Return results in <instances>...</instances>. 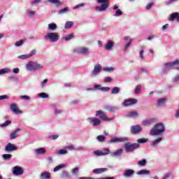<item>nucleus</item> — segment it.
<instances>
[{
    "label": "nucleus",
    "instance_id": "obj_1",
    "mask_svg": "<svg viewBox=\"0 0 179 179\" xmlns=\"http://www.w3.org/2000/svg\"><path fill=\"white\" fill-rule=\"evenodd\" d=\"M164 131H166L164 124H163V123H157L150 130V135H152V136H156L157 135H160L161 134H163Z\"/></svg>",
    "mask_w": 179,
    "mask_h": 179
},
{
    "label": "nucleus",
    "instance_id": "obj_2",
    "mask_svg": "<svg viewBox=\"0 0 179 179\" xmlns=\"http://www.w3.org/2000/svg\"><path fill=\"white\" fill-rule=\"evenodd\" d=\"M26 66L28 71H37L43 68V65L34 62H29Z\"/></svg>",
    "mask_w": 179,
    "mask_h": 179
},
{
    "label": "nucleus",
    "instance_id": "obj_3",
    "mask_svg": "<svg viewBox=\"0 0 179 179\" xmlns=\"http://www.w3.org/2000/svg\"><path fill=\"white\" fill-rule=\"evenodd\" d=\"M45 40H49L51 43H57L59 40V36L57 32H50L45 36Z\"/></svg>",
    "mask_w": 179,
    "mask_h": 179
},
{
    "label": "nucleus",
    "instance_id": "obj_4",
    "mask_svg": "<svg viewBox=\"0 0 179 179\" xmlns=\"http://www.w3.org/2000/svg\"><path fill=\"white\" fill-rule=\"evenodd\" d=\"M96 2H98V3H101L100 7H95L96 10H98L99 12H103L108 8V0H96Z\"/></svg>",
    "mask_w": 179,
    "mask_h": 179
},
{
    "label": "nucleus",
    "instance_id": "obj_5",
    "mask_svg": "<svg viewBox=\"0 0 179 179\" xmlns=\"http://www.w3.org/2000/svg\"><path fill=\"white\" fill-rule=\"evenodd\" d=\"M124 147L127 153H131V152H133L134 150H136V149H139V148H141V145H139V143H133V144L125 143Z\"/></svg>",
    "mask_w": 179,
    "mask_h": 179
},
{
    "label": "nucleus",
    "instance_id": "obj_6",
    "mask_svg": "<svg viewBox=\"0 0 179 179\" xmlns=\"http://www.w3.org/2000/svg\"><path fill=\"white\" fill-rule=\"evenodd\" d=\"M74 54H81L82 55H89L90 49L86 47H81L74 49Z\"/></svg>",
    "mask_w": 179,
    "mask_h": 179
},
{
    "label": "nucleus",
    "instance_id": "obj_7",
    "mask_svg": "<svg viewBox=\"0 0 179 179\" xmlns=\"http://www.w3.org/2000/svg\"><path fill=\"white\" fill-rule=\"evenodd\" d=\"M176 65H179L178 59H176L173 62L165 63L164 66V71H167V69H175Z\"/></svg>",
    "mask_w": 179,
    "mask_h": 179
},
{
    "label": "nucleus",
    "instance_id": "obj_8",
    "mask_svg": "<svg viewBox=\"0 0 179 179\" xmlns=\"http://www.w3.org/2000/svg\"><path fill=\"white\" fill-rule=\"evenodd\" d=\"M96 117H99L100 120H102V121H111V119L107 117L106 113L103 110H96Z\"/></svg>",
    "mask_w": 179,
    "mask_h": 179
},
{
    "label": "nucleus",
    "instance_id": "obj_9",
    "mask_svg": "<svg viewBox=\"0 0 179 179\" xmlns=\"http://www.w3.org/2000/svg\"><path fill=\"white\" fill-rule=\"evenodd\" d=\"M4 150L6 152V153H10V152H15V150H17V147L15 144L8 143L5 147Z\"/></svg>",
    "mask_w": 179,
    "mask_h": 179
},
{
    "label": "nucleus",
    "instance_id": "obj_10",
    "mask_svg": "<svg viewBox=\"0 0 179 179\" xmlns=\"http://www.w3.org/2000/svg\"><path fill=\"white\" fill-rule=\"evenodd\" d=\"M138 103V100L136 99H125L122 104L124 107H128L129 106H133V104H136Z\"/></svg>",
    "mask_w": 179,
    "mask_h": 179
},
{
    "label": "nucleus",
    "instance_id": "obj_11",
    "mask_svg": "<svg viewBox=\"0 0 179 179\" xmlns=\"http://www.w3.org/2000/svg\"><path fill=\"white\" fill-rule=\"evenodd\" d=\"M88 120L90 124H92L93 127H97L101 124V120L97 117H90Z\"/></svg>",
    "mask_w": 179,
    "mask_h": 179
},
{
    "label": "nucleus",
    "instance_id": "obj_12",
    "mask_svg": "<svg viewBox=\"0 0 179 179\" xmlns=\"http://www.w3.org/2000/svg\"><path fill=\"white\" fill-rule=\"evenodd\" d=\"M100 72H101V65L98 64L94 66V69L92 71L91 75L92 76H97Z\"/></svg>",
    "mask_w": 179,
    "mask_h": 179
},
{
    "label": "nucleus",
    "instance_id": "obj_13",
    "mask_svg": "<svg viewBox=\"0 0 179 179\" xmlns=\"http://www.w3.org/2000/svg\"><path fill=\"white\" fill-rule=\"evenodd\" d=\"M23 173H24L23 169L20 166H17L13 169V174L14 176H22Z\"/></svg>",
    "mask_w": 179,
    "mask_h": 179
},
{
    "label": "nucleus",
    "instance_id": "obj_14",
    "mask_svg": "<svg viewBox=\"0 0 179 179\" xmlns=\"http://www.w3.org/2000/svg\"><path fill=\"white\" fill-rule=\"evenodd\" d=\"M110 153V150L108 148L105 149L103 151L96 150L94 151V155L95 156H106Z\"/></svg>",
    "mask_w": 179,
    "mask_h": 179
},
{
    "label": "nucleus",
    "instance_id": "obj_15",
    "mask_svg": "<svg viewBox=\"0 0 179 179\" xmlns=\"http://www.w3.org/2000/svg\"><path fill=\"white\" fill-rule=\"evenodd\" d=\"M10 108L14 114H22V111L19 110V108L17 107V105L15 103H13L10 104Z\"/></svg>",
    "mask_w": 179,
    "mask_h": 179
},
{
    "label": "nucleus",
    "instance_id": "obj_16",
    "mask_svg": "<svg viewBox=\"0 0 179 179\" xmlns=\"http://www.w3.org/2000/svg\"><path fill=\"white\" fill-rule=\"evenodd\" d=\"M169 22H174L176 20L179 22V13H173L171 15V17L169 18Z\"/></svg>",
    "mask_w": 179,
    "mask_h": 179
},
{
    "label": "nucleus",
    "instance_id": "obj_17",
    "mask_svg": "<svg viewBox=\"0 0 179 179\" xmlns=\"http://www.w3.org/2000/svg\"><path fill=\"white\" fill-rule=\"evenodd\" d=\"M131 131L132 134H139L142 131V127L139 125H135L131 127Z\"/></svg>",
    "mask_w": 179,
    "mask_h": 179
},
{
    "label": "nucleus",
    "instance_id": "obj_18",
    "mask_svg": "<svg viewBox=\"0 0 179 179\" xmlns=\"http://www.w3.org/2000/svg\"><path fill=\"white\" fill-rule=\"evenodd\" d=\"M155 121H156V120L155 118H152L150 120H144L143 121V125H144V127H149V126L152 125V124L155 122Z\"/></svg>",
    "mask_w": 179,
    "mask_h": 179
},
{
    "label": "nucleus",
    "instance_id": "obj_19",
    "mask_svg": "<svg viewBox=\"0 0 179 179\" xmlns=\"http://www.w3.org/2000/svg\"><path fill=\"white\" fill-rule=\"evenodd\" d=\"M20 131H22V129L20 128H17L16 130H15L13 133L10 134V138L11 141H13V139H16V138H17V133L20 132Z\"/></svg>",
    "mask_w": 179,
    "mask_h": 179
},
{
    "label": "nucleus",
    "instance_id": "obj_20",
    "mask_svg": "<svg viewBox=\"0 0 179 179\" xmlns=\"http://www.w3.org/2000/svg\"><path fill=\"white\" fill-rule=\"evenodd\" d=\"M108 170L106 168H100V169H95L92 171V172L94 174H102V173H105V171H107Z\"/></svg>",
    "mask_w": 179,
    "mask_h": 179
},
{
    "label": "nucleus",
    "instance_id": "obj_21",
    "mask_svg": "<svg viewBox=\"0 0 179 179\" xmlns=\"http://www.w3.org/2000/svg\"><path fill=\"white\" fill-rule=\"evenodd\" d=\"M135 174V171L133 169H127L124 171L123 176L124 177H131V176H134Z\"/></svg>",
    "mask_w": 179,
    "mask_h": 179
},
{
    "label": "nucleus",
    "instance_id": "obj_22",
    "mask_svg": "<svg viewBox=\"0 0 179 179\" xmlns=\"http://www.w3.org/2000/svg\"><path fill=\"white\" fill-rule=\"evenodd\" d=\"M114 46V42L113 41H108V43L106 45L105 48L107 51H110L113 50V47Z\"/></svg>",
    "mask_w": 179,
    "mask_h": 179
},
{
    "label": "nucleus",
    "instance_id": "obj_23",
    "mask_svg": "<svg viewBox=\"0 0 179 179\" xmlns=\"http://www.w3.org/2000/svg\"><path fill=\"white\" fill-rule=\"evenodd\" d=\"M41 179H50L51 178V175L48 172L42 173L40 176Z\"/></svg>",
    "mask_w": 179,
    "mask_h": 179
},
{
    "label": "nucleus",
    "instance_id": "obj_24",
    "mask_svg": "<svg viewBox=\"0 0 179 179\" xmlns=\"http://www.w3.org/2000/svg\"><path fill=\"white\" fill-rule=\"evenodd\" d=\"M139 114H138V112L136 111H131L128 115L127 117L129 118H135L136 117H138Z\"/></svg>",
    "mask_w": 179,
    "mask_h": 179
},
{
    "label": "nucleus",
    "instance_id": "obj_25",
    "mask_svg": "<svg viewBox=\"0 0 179 179\" xmlns=\"http://www.w3.org/2000/svg\"><path fill=\"white\" fill-rule=\"evenodd\" d=\"M115 142H124V138L115 137L109 141V143H115Z\"/></svg>",
    "mask_w": 179,
    "mask_h": 179
},
{
    "label": "nucleus",
    "instance_id": "obj_26",
    "mask_svg": "<svg viewBox=\"0 0 179 179\" xmlns=\"http://www.w3.org/2000/svg\"><path fill=\"white\" fill-rule=\"evenodd\" d=\"M45 153V149L44 148H41L36 150V155H44Z\"/></svg>",
    "mask_w": 179,
    "mask_h": 179
},
{
    "label": "nucleus",
    "instance_id": "obj_27",
    "mask_svg": "<svg viewBox=\"0 0 179 179\" xmlns=\"http://www.w3.org/2000/svg\"><path fill=\"white\" fill-rule=\"evenodd\" d=\"M162 141H163V138L162 137H159V138L155 139L152 142V146H156V145H157V143H160Z\"/></svg>",
    "mask_w": 179,
    "mask_h": 179
},
{
    "label": "nucleus",
    "instance_id": "obj_28",
    "mask_svg": "<svg viewBox=\"0 0 179 179\" xmlns=\"http://www.w3.org/2000/svg\"><path fill=\"white\" fill-rule=\"evenodd\" d=\"M48 2L55 3V5H57V6H61V5H62V3L59 1V0H48Z\"/></svg>",
    "mask_w": 179,
    "mask_h": 179
},
{
    "label": "nucleus",
    "instance_id": "obj_29",
    "mask_svg": "<svg viewBox=\"0 0 179 179\" xmlns=\"http://www.w3.org/2000/svg\"><path fill=\"white\" fill-rule=\"evenodd\" d=\"M105 110H106V111H108L109 113H112L113 111H114V110H117V108L114 106H105Z\"/></svg>",
    "mask_w": 179,
    "mask_h": 179
},
{
    "label": "nucleus",
    "instance_id": "obj_30",
    "mask_svg": "<svg viewBox=\"0 0 179 179\" xmlns=\"http://www.w3.org/2000/svg\"><path fill=\"white\" fill-rule=\"evenodd\" d=\"M120 93V87H115L111 90V94H118Z\"/></svg>",
    "mask_w": 179,
    "mask_h": 179
},
{
    "label": "nucleus",
    "instance_id": "obj_31",
    "mask_svg": "<svg viewBox=\"0 0 179 179\" xmlns=\"http://www.w3.org/2000/svg\"><path fill=\"white\" fill-rule=\"evenodd\" d=\"M57 24L55 23H50L48 24V30H56L57 29Z\"/></svg>",
    "mask_w": 179,
    "mask_h": 179
},
{
    "label": "nucleus",
    "instance_id": "obj_32",
    "mask_svg": "<svg viewBox=\"0 0 179 179\" xmlns=\"http://www.w3.org/2000/svg\"><path fill=\"white\" fill-rule=\"evenodd\" d=\"M72 26H73V22L68 21L66 22L64 27H65V29H71V27H72Z\"/></svg>",
    "mask_w": 179,
    "mask_h": 179
},
{
    "label": "nucleus",
    "instance_id": "obj_33",
    "mask_svg": "<svg viewBox=\"0 0 179 179\" xmlns=\"http://www.w3.org/2000/svg\"><path fill=\"white\" fill-rule=\"evenodd\" d=\"M2 157H3V160H10V159H12V155H10V154H3L2 155Z\"/></svg>",
    "mask_w": 179,
    "mask_h": 179
},
{
    "label": "nucleus",
    "instance_id": "obj_34",
    "mask_svg": "<svg viewBox=\"0 0 179 179\" xmlns=\"http://www.w3.org/2000/svg\"><path fill=\"white\" fill-rule=\"evenodd\" d=\"M150 172L149 171H146V170H141L138 172H137V174L138 176H144V175H146V174H149Z\"/></svg>",
    "mask_w": 179,
    "mask_h": 179
},
{
    "label": "nucleus",
    "instance_id": "obj_35",
    "mask_svg": "<svg viewBox=\"0 0 179 179\" xmlns=\"http://www.w3.org/2000/svg\"><path fill=\"white\" fill-rule=\"evenodd\" d=\"M166 98H162L157 100V103L159 106H163V104H164V103H166Z\"/></svg>",
    "mask_w": 179,
    "mask_h": 179
},
{
    "label": "nucleus",
    "instance_id": "obj_36",
    "mask_svg": "<svg viewBox=\"0 0 179 179\" xmlns=\"http://www.w3.org/2000/svg\"><path fill=\"white\" fill-rule=\"evenodd\" d=\"M141 90H142V86H141V85H136L134 91L136 94H139L141 93Z\"/></svg>",
    "mask_w": 179,
    "mask_h": 179
},
{
    "label": "nucleus",
    "instance_id": "obj_37",
    "mask_svg": "<svg viewBox=\"0 0 179 179\" xmlns=\"http://www.w3.org/2000/svg\"><path fill=\"white\" fill-rule=\"evenodd\" d=\"M31 55H22L20 56H18V58L20 59H27V58H31Z\"/></svg>",
    "mask_w": 179,
    "mask_h": 179
},
{
    "label": "nucleus",
    "instance_id": "obj_38",
    "mask_svg": "<svg viewBox=\"0 0 179 179\" xmlns=\"http://www.w3.org/2000/svg\"><path fill=\"white\" fill-rule=\"evenodd\" d=\"M69 10V8L66 7L63 9L59 10V13L60 15H64V13H66V12H68Z\"/></svg>",
    "mask_w": 179,
    "mask_h": 179
},
{
    "label": "nucleus",
    "instance_id": "obj_39",
    "mask_svg": "<svg viewBox=\"0 0 179 179\" xmlns=\"http://www.w3.org/2000/svg\"><path fill=\"white\" fill-rule=\"evenodd\" d=\"M10 124H12V122L10 120H7L5 123L1 124L0 127H1V128H5V127H8Z\"/></svg>",
    "mask_w": 179,
    "mask_h": 179
},
{
    "label": "nucleus",
    "instance_id": "obj_40",
    "mask_svg": "<svg viewBox=\"0 0 179 179\" xmlns=\"http://www.w3.org/2000/svg\"><path fill=\"white\" fill-rule=\"evenodd\" d=\"M64 167H65L64 164L58 165L53 169V171H58V170H61V169H64Z\"/></svg>",
    "mask_w": 179,
    "mask_h": 179
},
{
    "label": "nucleus",
    "instance_id": "obj_41",
    "mask_svg": "<svg viewBox=\"0 0 179 179\" xmlns=\"http://www.w3.org/2000/svg\"><path fill=\"white\" fill-rule=\"evenodd\" d=\"M148 138H139V139H138V143H138V145H139V143H146V142H148Z\"/></svg>",
    "mask_w": 179,
    "mask_h": 179
},
{
    "label": "nucleus",
    "instance_id": "obj_42",
    "mask_svg": "<svg viewBox=\"0 0 179 179\" xmlns=\"http://www.w3.org/2000/svg\"><path fill=\"white\" fill-rule=\"evenodd\" d=\"M39 97H41L42 99H48V94L45 92H41L39 94Z\"/></svg>",
    "mask_w": 179,
    "mask_h": 179
},
{
    "label": "nucleus",
    "instance_id": "obj_43",
    "mask_svg": "<svg viewBox=\"0 0 179 179\" xmlns=\"http://www.w3.org/2000/svg\"><path fill=\"white\" fill-rule=\"evenodd\" d=\"M71 38H73V34H70L64 37L66 41H69Z\"/></svg>",
    "mask_w": 179,
    "mask_h": 179
},
{
    "label": "nucleus",
    "instance_id": "obj_44",
    "mask_svg": "<svg viewBox=\"0 0 179 179\" xmlns=\"http://www.w3.org/2000/svg\"><path fill=\"white\" fill-rule=\"evenodd\" d=\"M138 166H146V159H142L138 162Z\"/></svg>",
    "mask_w": 179,
    "mask_h": 179
},
{
    "label": "nucleus",
    "instance_id": "obj_45",
    "mask_svg": "<svg viewBox=\"0 0 179 179\" xmlns=\"http://www.w3.org/2000/svg\"><path fill=\"white\" fill-rule=\"evenodd\" d=\"M114 156H121V155H122V150L120 149L117 150L116 152H115L113 153Z\"/></svg>",
    "mask_w": 179,
    "mask_h": 179
},
{
    "label": "nucleus",
    "instance_id": "obj_46",
    "mask_svg": "<svg viewBox=\"0 0 179 179\" xmlns=\"http://www.w3.org/2000/svg\"><path fill=\"white\" fill-rule=\"evenodd\" d=\"M8 72H9L8 69H0V75H3L5 73H8Z\"/></svg>",
    "mask_w": 179,
    "mask_h": 179
},
{
    "label": "nucleus",
    "instance_id": "obj_47",
    "mask_svg": "<svg viewBox=\"0 0 179 179\" xmlns=\"http://www.w3.org/2000/svg\"><path fill=\"white\" fill-rule=\"evenodd\" d=\"M96 139H98L99 142H104V141H106V137H104V136H98Z\"/></svg>",
    "mask_w": 179,
    "mask_h": 179
},
{
    "label": "nucleus",
    "instance_id": "obj_48",
    "mask_svg": "<svg viewBox=\"0 0 179 179\" xmlns=\"http://www.w3.org/2000/svg\"><path fill=\"white\" fill-rule=\"evenodd\" d=\"M23 43H24V40H20L19 41H17L15 44L16 47H20V45H22Z\"/></svg>",
    "mask_w": 179,
    "mask_h": 179
},
{
    "label": "nucleus",
    "instance_id": "obj_49",
    "mask_svg": "<svg viewBox=\"0 0 179 179\" xmlns=\"http://www.w3.org/2000/svg\"><path fill=\"white\" fill-rule=\"evenodd\" d=\"M27 15H29V16H34L36 15V11H31L30 10H27Z\"/></svg>",
    "mask_w": 179,
    "mask_h": 179
},
{
    "label": "nucleus",
    "instance_id": "obj_50",
    "mask_svg": "<svg viewBox=\"0 0 179 179\" xmlns=\"http://www.w3.org/2000/svg\"><path fill=\"white\" fill-rule=\"evenodd\" d=\"M62 177H64L65 178H69L70 176L69 173L66 171H63L62 174Z\"/></svg>",
    "mask_w": 179,
    "mask_h": 179
},
{
    "label": "nucleus",
    "instance_id": "obj_51",
    "mask_svg": "<svg viewBox=\"0 0 179 179\" xmlns=\"http://www.w3.org/2000/svg\"><path fill=\"white\" fill-rule=\"evenodd\" d=\"M103 71H106V72H113L114 69L113 67H104Z\"/></svg>",
    "mask_w": 179,
    "mask_h": 179
},
{
    "label": "nucleus",
    "instance_id": "obj_52",
    "mask_svg": "<svg viewBox=\"0 0 179 179\" xmlns=\"http://www.w3.org/2000/svg\"><path fill=\"white\" fill-rule=\"evenodd\" d=\"M122 15V11L121 10L118 9L116 10V13L114 14V16H121Z\"/></svg>",
    "mask_w": 179,
    "mask_h": 179
},
{
    "label": "nucleus",
    "instance_id": "obj_53",
    "mask_svg": "<svg viewBox=\"0 0 179 179\" xmlns=\"http://www.w3.org/2000/svg\"><path fill=\"white\" fill-rule=\"evenodd\" d=\"M99 89L101 92H108V90H110V87H101Z\"/></svg>",
    "mask_w": 179,
    "mask_h": 179
},
{
    "label": "nucleus",
    "instance_id": "obj_54",
    "mask_svg": "<svg viewBox=\"0 0 179 179\" xmlns=\"http://www.w3.org/2000/svg\"><path fill=\"white\" fill-rule=\"evenodd\" d=\"M71 173L73 174H78V173H79V169L78 167L74 168L72 169Z\"/></svg>",
    "mask_w": 179,
    "mask_h": 179
},
{
    "label": "nucleus",
    "instance_id": "obj_55",
    "mask_svg": "<svg viewBox=\"0 0 179 179\" xmlns=\"http://www.w3.org/2000/svg\"><path fill=\"white\" fill-rule=\"evenodd\" d=\"M59 155H66V153H68V151L66 150H60L59 152H58Z\"/></svg>",
    "mask_w": 179,
    "mask_h": 179
},
{
    "label": "nucleus",
    "instance_id": "obj_56",
    "mask_svg": "<svg viewBox=\"0 0 179 179\" xmlns=\"http://www.w3.org/2000/svg\"><path fill=\"white\" fill-rule=\"evenodd\" d=\"M83 6H85V3H82L80 4L76 5L73 9H79V8H83Z\"/></svg>",
    "mask_w": 179,
    "mask_h": 179
},
{
    "label": "nucleus",
    "instance_id": "obj_57",
    "mask_svg": "<svg viewBox=\"0 0 179 179\" xmlns=\"http://www.w3.org/2000/svg\"><path fill=\"white\" fill-rule=\"evenodd\" d=\"M49 139H52V141H55V139H58V135L49 136Z\"/></svg>",
    "mask_w": 179,
    "mask_h": 179
},
{
    "label": "nucleus",
    "instance_id": "obj_58",
    "mask_svg": "<svg viewBox=\"0 0 179 179\" xmlns=\"http://www.w3.org/2000/svg\"><path fill=\"white\" fill-rule=\"evenodd\" d=\"M20 99H22L23 100H30V96L27 95H22L20 96Z\"/></svg>",
    "mask_w": 179,
    "mask_h": 179
},
{
    "label": "nucleus",
    "instance_id": "obj_59",
    "mask_svg": "<svg viewBox=\"0 0 179 179\" xmlns=\"http://www.w3.org/2000/svg\"><path fill=\"white\" fill-rule=\"evenodd\" d=\"M111 80H113V78H110V77H106L105 79H104V82L106 83H108L110 82H111Z\"/></svg>",
    "mask_w": 179,
    "mask_h": 179
},
{
    "label": "nucleus",
    "instance_id": "obj_60",
    "mask_svg": "<svg viewBox=\"0 0 179 179\" xmlns=\"http://www.w3.org/2000/svg\"><path fill=\"white\" fill-rule=\"evenodd\" d=\"M9 99V96L8 95H1L0 96V101L1 100H5Z\"/></svg>",
    "mask_w": 179,
    "mask_h": 179
},
{
    "label": "nucleus",
    "instance_id": "obj_61",
    "mask_svg": "<svg viewBox=\"0 0 179 179\" xmlns=\"http://www.w3.org/2000/svg\"><path fill=\"white\" fill-rule=\"evenodd\" d=\"M152 6H153V3H148V4L147 5L146 9H147L148 10H149V9H150V8H152Z\"/></svg>",
    "mask_w": 179,
    "mask_h": 179
},
{
    "label": "nucleus",
    "instance_id": "obj_62",
    "mask_svg": "<svg viewBox=\"0 0 179 179\" xmlns=\"http://www.w3.org/2000/svg\"><path fill=\"white\" fill-rule=\"evenodd\" d=\"M37 51L36 50H33L31 51L29 55H31V57H33V55H36Z\"/></svg>",
    "mask_w": 179,
    "mask_h": 179
},
{
    "label": "nucleus",
    "instance_id": "obj_63",
    "mask_svg": "<svg viewBox=\"0 0 179 179\" xmlns=\"http://www.w3.org/2000/svg\"><path fill=\"white\" fill-rule=\"evenodd\" d=\"M67 149H69V150H74L75 146L73 145L67 146Z\"/></svg>",
    "mask_w": 179,
    "mask_h": 179
},
{
    "label": "nucleus",
    "instance_id": "obj_64",
    "mask_svg": "<svg viewBox=\"0 0 179 179\" xmlns=\"http://www.w3.org/2000/svg\"><path fill=\"white\" fill-rule=\"evenodd\" d=\"M178 80H179V75H178V76H176L174 78L173 82H178Z\"/></svg>",
    "mask_w": 179,
    "mask_h": 179
}]
</instances>
